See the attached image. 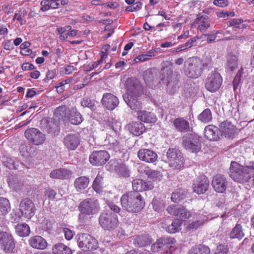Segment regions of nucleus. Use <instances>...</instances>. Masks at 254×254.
Returning a JSON list of instances; mask_svg holds the SVG:
<instances>
[{"label":"nucleus","instance_id":"obj_1","mask_svg":"<svg viewBox=\"0 0 254 254\" xmlns=\"http://www.w3.org/2000/svg\"><path fill=\"white\" fill-rule=\"evenodd\" d=\"M120 201L123 210L131 213L141 212L145 206L144 197L137 191L125 193L121 197Z\"/></svg>","mask_w":254,"mask_h":254},{"label":"nucleus","instance_id":"obj_2","mask_svg":"<svg viewBox=\"0 0 254 254\" xmlns=\"http://www.w3.org/2000/svg\"><path fill=\"white\" fill-rule=\"evenodd\" d=\"M254 170V165L243 166L235 161H232L229 175L232 179L240 184L248 183L252 178L250 170Z\"/></svg>","mask_w":254,"mask_h":254},{"label":"nucleus","instance_id":"obj_3","mask_svg":"<svg viewBox=\"0 0 254 254\" xmlns=\"http://www.w3.org/2000/svg\"><path fill=\"white\" fill-rule=\"evenodd\" d=\"M207 66V64L200 58L197 57H191L185 62L184 73L190 78L196 79L202 75Z\"/></svg>","mask_w":254,"mask_h":254},{"label":"nucleus","instance_id":"obj_4","mask_svg":"<svg viewBox=\"0 0 254 254\" xmlns=\"http://www.w3.org/2000/svg\"><path fill=\"white\" fill-rule=\"evenodd\" d=\"M99 223L103 229L108 231L115 230L119 224L118 216L115 213L107 210L101 213Z\"/></svg>","mask_w":254,"mask_h":254},{"label":"nucleus","instance_id":"obj_5","mask_svg":"<svg viewBox=\"0 0 254 254\" xmlns=\"http://www.w3.org/2000/svg\"><path fill=\"white\" fill-rule=\"evenodd\" d=\"M78 210L82 214L92 217L99 212L100 204L95 198H87L80 202Z\"/></svg>","mask_w":254,"mask_h":254},{"label":"nucleus","instance_id":"obj_6","mask_svg":"<svg viewBox=\"0 0 254 254\" xmlns=\"http://www.w3.org/2000/svg\"><path fill=\"white\" fill-rule=\"evenodd\" d=\"M182 145L187 151L192 153H197L201 148L199 137L192 133L183 136Z\"/></svg>","mask_w":254,"mask_h":254},{"label":"nucleus","instance_id":"obj_7","mask_svg":"<svg viewBox=\"0 0 254 254\" xmlns=\"http://www.w3.org/2000/svg\"><path fill=\"white\" fill-rule=\"evenodd\" d=\"M77 243L78 247L83 251L96 250L98 247V242L90 235L85 233L78 235Z\"/></svg>","mask_w":254,"mask_h":254},{"label":"nucleus","instance_id":"obj_8","mask_svg":"<svg viewBox=\"0 0 254 254\" xmlns=\"http://www.w3.org/2000/svg\"><path fill=\"white\" fill-rule=\"evenodd\" d=\"M26 138L35 145L43 144L46 140V135L37 128L31 127L27 129L24 132Z\"/></svg>","mask_w":254,"mask_h":254},{"label":"nucleus","instance_id":"obj_9","mask_svg":"<svg viewBox=\"0 0 254 254\" xmlns=\"http://www.w3.org/2000/svg\"><path fill=\"white\" fill-rule=\"evenodd\" d=\"M223 79L220 74L217 71H213L208 74L205 83V87L210 92H215L220 87Z\"/></svg>","mask_w":254,"mask_h":254},{"label":"nucleus","instance_id":"obj_10","mask_svg":"<svg viewBox=\"0 0 254 254\" xmlns=\"http://www.w3.org/2000/svg\"><path fill=\"white\" fill-rule=\"evenodd\" d=\"M167 156L170 167L180 169L184 165V159L181 152L175 148H169L167 152Z\"/></svg>","mask_w":254,"mask_h":254},{"label":"nucleus","instance_id":"obj_11","mask_svg":"<svg viewBox=\"0 0 254 254\" xmlns=\"http://www.w3.org/2000/svg\"><path fill=\"white\" fill-rule=\"evenodd\" d=\"M110 156L106 150L94 151L89 156V162L93 165L101 166L105 164Z\"/></svg>","mask_w":254,"mask_h":254},{"label":"nucleus","instance_id":"obj_12","mask_svg":"<svg viewBox=\"0 0 254 254\" xmlns=\"http://www.w3.org/2000/svg\"><path fill=\"white\" fill-rule=\"evenodd\" d=\"M0 247L5 253L11 252L14 249L15 243L11 234L0 232Z\"/></svg>","mask_w":254,"mask_h":254},{"label":"nucleus","instance_id":"obj_13","mask_svg":"<svg viewBox=\"0 0 254 254\" xmlns=\"http://www.w3.org/2000/svg\"><path fill=\"white\" fill-rule=\"evenodd\" d=\"M20 210L23 215L27 218L33 217L36 210L33 201L29 198L23 199L20 203Z\"/></svg>","mask_w":254,"mask_h":254},{"label":"nucleus","instance_id":"obj_14","mask_svg":"<svg viewBox=\"0 0 254 254\" xmlns=\"http://www.w3.org/2000/svg\"><path fill=\"white\" fill-rule=\"evenodd\" d=\"M209 181L204 176H199L193 181L192 188L193 192L198 194L204 193L208 190Z\"/></svg>","mask_w":254,"mask_h":254},{"label":"nucleus","instance_id":"obj_15","mask_svg":"<svg viewBox=\"0 0 254 254\" xmlns=\"http://www.w3.org/2000/svg\"><path fill=\"white\" fill-rule=\"evenodd\" d=\"M176 242V240L173 238H161L159 239L153 245L154 249H168L169 251L164 252L163 254H172L173 252L175 251V248L171 245L175 244Z\"/></svg>","mask_w":254,"mask_h":254},{"label":"nucleus","instance_id":"obj_16","mask_svg":"<svg viewBox=\"0 0 254 254\" xmlns=\"http://www.w3.org/2000/svg\"><path fill=\"white\" fill-rule=\"evenodd\" d=\"M167 210L170 214L179 217L182 220L188 219L191 216V212L183 206L169 205Z\"/></svg>","mask_w":254,"mask_h":254},{"label":"nucleus","instance_id":"obj_17","mask_svg":"<svg viewBox=\"0 0 254 254\" xmlns=\"http://www.w3.org/2000/svg\"><path fill=\"white\" fill-rule=\"evenodd\" d=\"M228 182L226 178L222 175H215L212 180V186L216 192L223 193L226 190Z\"/></svg>","mask_w":254,"mask_h":254},{"label":"nucleus","instance_id":"obj_18","mask_svg":"<svg viewBox=\"0 0 254 254\" xmlns=\"http://www.w3.org/2000/svg\"><path fill=\"white\" fill-rule=\"evenodd\" d=\"M102 105L109 110L115 109L119 103L117 96L110 93H104L101 99Z\"/></svg>","mask_w":254,"mask_h":254},{"label":"nucleus","instance_id":"obj_19","mask_svg":"<svg viewBox=\"0 0 254 254\" xmlns=\"http://www.w3.org/2000/svg\"><path fill=\"white\" fill-rule=\"evenodd\" d=\"M139 159L147 163H153L157 159V155L153 151L148 149H141L137 153Z\"/></svg>","mask_w":254,"mask_h":254},{"label":"nucleus","instance_id":"obj_20","mask_svg":"<svg viewBox=\"0 0 254 254\" xmlns=\"http://www.w3.org/2000/svg\"><path fill=\"white\" fill-rule=\"evenodd\" d=\"M80 142L79 136L76 134H68L64 139V143L68 150H73L78 146Z\"/></svg>","mask_w":254,"mask_h":254},{"label":"nucleus","instance_id":"obj_21","mask_svg":"<svg viewBox=\"0 0 254 254\" xmlns=\"http://www.w3.org/2000/svg\"><path fill=\"white\" fill-rule=\"evenodd\" d=\"M241 220H239L229 234L230 239H237L240 241L245 237V230L243 228Z\"/></svg>","mask_w":254,"mask_h":254},{"label":"nucleus","instance_id":"obj_22","mask_svg":"<svg viewBox=\"0 0 254 254\" xmlns=\"http://www.w3.org/2000/svg\"><path fill=\"white\" fill-rule=\"evenodd\" d=\"M29 245L33 248L44 250L48 247V243L45 239L40 236H35L29 240Z\"/></svg>","mask_w":254,"mask_h":254},{"label":"nucleus","instance_id":"obj_23","mask_svg":"<svg viewBox=\"0 0 254 254\" xmlns=\"http://www.w3.org/2000/svg\"><path fill=\"white\" fill-rule=\"evenodd\" d=\"M173 126L179 132H188L190 130L189 122L183 117L176 118L173 121Z\"/></svg>","mask_w":254,"mask_h":254},{"label":"nucleus","instance_id":"obj_24","mask_svg":"<svg viewBox=\"0 0 254 254\" xmlns=\"http://www.w3.org/2000/svg\"><path fill=\"white\" fill-rule=\"evenodd\" d=\"M72 175L70 170L65 168H58L53 170L50 174L52 179L66 180L69 179Z\"/></svg>","mask_w":254,"mask_h":254},{"label":"nucleus","instance_id":"obj_25","mask_svg":"<svg viewBox=\"0 0 254 254\" xmlns=\"http://www.w3.org/2000/svg\"><path fill=\"white\" fill-rule=\"evenodd\" d=\"M220 130L224 135L227 138H233L234 137L236 129V127L228 122H222L220 126Z\"/></svg>","mask_w":254,"mask_h":254},{"label":"nucleus","instance_id":"obj_26","mask_svg":"<svg viewBox=\"0 0 254 254\" xmlns=\"http://www.w3.org/2000/svg\"><path fill=\"white\" fill-rule=\"evenodd\" d=\"M127 127L130 133L136 136L142 134L146 130V127L141 122H132L127 125Z\"/></svg>","mask_w":254,"mask_h":254},{"label":"nucleus","instance_id":"obj_27","mask_svg":"<svg viewBox=\"0 0 254 254\" xmlns=\"http://www.w3.org/2000/svg\"><path fill=\"white\" fill-rule=\"evenodd\" d=\"M70 115L69 108L65 105L59 106L55 110L54 116L59 121L69 120Z\"/></svg>","mask_w":254,"mask_h":254},{"label":"nucleus","instance_id":"obj_28","mask_svg":"<svg viewBox=\"0 0 254 254\" xmlns=\"http://www.w3.org/2000/svg\"><path fill=\"white\" fill-rule=\"evenodd\" d=\"M137 115L139 121L145 123H154L157 121L156 115L151 112L139 111Z\"/></svg>","mask_w":254,"mask_h":254},{"label":"nucleus","instance_id":"obj_29","mask_svg":"<svg viewBox=\"0 0 254 254\" xmlns=\"http://www.w3.org/2000/svg\"><path fill=\"white\" fill-rule=\"evenodd\" d=\"M152 243V239L147 234H141L137 235L133 241L134 245L138 247H144Z\"/></svg>","mask_w":254,"mask_h":254},{"label":"nucleus","instance_id":"obj_30","mask_svg":"<svg viewBox=\"0 0 254 254\" xmlns=\"http://www.w3.org/2000/svg\"><path fill=\"white\" fill-rule=\"evenodd\" d=\"M193 25L197 26L198 30L202 33L205 32L210 26L208 17H197Z\"/></svg>","mask_w":254,"mask_h":254},{"label":"nucleus","instance_id":"obj_31","mask_svg":"<svg viewBox=\"0 0 254 254\" xmlns=\"http://www.w3.org/2000/svg\"><path fill=\"white\" fill-rule=\"evenodd\" d=\"M89 184V179L86 176L77 178L74 182V186L77 192H81L86 189Z\"/></svg>","mask_w":254,"mask_h":254},{"label":"nucleus","instance_id":"obj_32","mask_svg":"<svg viewBox=\"0 0 254 254\" xmlns=\"http://www.w3.org/2000/svg\"><path fill=\"white\" fill-rule=\"evenodd\" d=\"M52 250L53 254H72L71 249L62 243L55 244Z\"/></svg>","mask_w":254,"mask_h":254},{"label":"nucleus","instance_id":"obj_33","mask_svg":"<svg viewBox=\"0 0 254 254\" xmlns=\"http://www.w3.org/2000/svg\"><path fill=\"white\" fill-rule=\"evenodd\" d=\"M143 171L147 177L153 182L160 181L162 179L163 176L160 171L153 170L148 166H145Z\"/></svg>","mask_w":254,"mask_h":254},{"label":"nucleus","instance_id":"obj_34","mask_svg":"<svg viewBox=\"0 0 254 254\" xmlns=\"http://www.w3.org/2000/svg\"><path fill=\"white\" fill-rule=\"evenodd\" d=\"M125 87L127 91L130 93H136L139 88L138 80L133 77L128 78L125 83Z\"/></svg>","mask_w":254,"mask_h":254},{"label":"nucleus","instance_id":"obj_35","mask_svg":"<svg viewBox=\"0 0 254 254\" xmlns=\"http://www.w3.org/2000/svg\"><path fill=\"white\" fill-rule=\"evenodd\" d=\"M210 249L204 245L199 244L193 246L189 250L188 254H209Z\"/></svg>","mask_w":254,"mask_h":254},{"label":"nucleus","instance_id":"obj_36","mask_svg":"<svg viewBox=\"0 0 254 254\" xmlns=\"http://www.w3.org/2000/svg\"><path fill=\"white\" fill-rule=\"evenodd\" d=\"M15 229L16 234L21 237L28 236L30 232L29 226L25 223L17 224L15 226Z\"/></svg>","mask_w":254,"mask_h":254},{"label":"nucleus","instance_id":"obj_37","mask_svg":"<svg viewBox=\"0 0 254 254\" xmlns=\"http://www.w3.org/2000/svg\"><path fill=\"white\" fill-rule=\"evenodd\" d=\"M186 196V191L182 189H176L172 194L171 200L175 203H178L185 199Z\"/></svg>","mask_w":254,"mask_h":254},{"label":"nucleus","instance_id":"obj_38","mask_svg":"<svg viewBox=\"0 0 254 254\" xmlns=\"http://www.w3.org/2000/svg\"><path fill=\"white\" fill-rule=\"evenodd\" d=\"M181 221L176 219L173 221L171 225L165 227L167 232L171 234H174L181 230Z\"/></svg>","mask_w":254,"mask_h":254},{"label":"nucleus","instance_id":"obj_39","mask_svg":"<svg viewBox=\"0 0 254 254\" xmlns=\"http://www.w3.org/2000/svg\"><path fill=\"white\" fill-rule=\"evenodd\" d=\"M204 135L205 137L210 140H216L218 138L217 134L215 130V127L208 126L205 127Z\"/></svg>","mask_w":254,"mask_h":254},{"label":"nucleus","instance_id":"obj_40","mask_svg":"<svg viewBox=\"0 0 254 254\" xmlns=\"http://www.w3.org/2000/svg\"><path fill=\"white\" fill-rule=\"evenodd\" d=\"M103 177L102 175L98 174L97 176L94 179L92 184L93 189L98 193L102 192L103 189Z\"/></svg>","mask_w":254,"mask_h":254},{"label":"nucleus","instance_id":"obj_41","mask_svg":"<svg viewBox=\"0 0 254 254\" xmlns=\"http://www.w3.org/2000/svg\"><path fill=\"white\" fill-rule=\"evenodd\" d=\"M10 210L9 200L3 197H0V215H5Z\"/></svg>","mask_w":254,"mask_h":254},{"label":"nucleus","instance_id":"obj_42","mask_svg":"<svg viewBox=\"0 0 254 254\" xmlns=\"http://www.w3.org/2000/svg\"><path fill=\"white\" fill-rule=\"evenodd\" d=\"M198 119L203 123H208L212 121L211 112L209 109H205L198 116Z\"/></svg>","mask_w":254,"mask_h":254},{"label":"nucleus","instance_id":"obj_43","mask_svg":"<svg viewBox=\"0 0 254 254\" xmlns=\"http://www.w3.org/2000/svg\"><path fill=\"white\" fill-rule=\"evenodd\" d=\"M115 171L120 177L126 178L129 176V171L124 164H120L116 166Z\"/></svg>","mask_w":254,"mask_h":254},{"label":"nucleus","instance_id":"obj_44","mask_svg":"<svg viewBox=\"0 0 254 254\" xmlns=\"http://www.w3.org/2000/svg\"><path fill=\"white\" fill-rule=\"evenodd\" d=\"M153 209L157 212H161L165 208V204L160 198H153L151 202Z\"/></svg>","mask_w":254,"mask_h":254},{"label":"nucleus","instance_id":"obj_45","mask_svg":"<svg viewBox=\"0 0 254 254\" xmlns=\"http://www.w3.org/2000/svg\"><path fill=\"white\" fill-rule=\"evenodd\" d=\"M70 123L73 125H79L83 120V118L79 112L73 111L69 116Z\"/></svg>","mask_w":254,"mask_h":254},{"label":"nucleus","instance_id":"obj_46","mask_svg":"<svg viewBox=\"0 0 254 254\" xmlns=\"http://www.w3.org/2000/svg\"><path fill=\"white\" fill-rule=\"evenodd\" d=\"M143 180L136 179L132 182L133 191L141 192L143 191Z\"/></svg>","mask_w":254,"mask_h":254},{"label":"nucleus","instance_id":"obj_47","mask_svg":"<svg viewBox=\"0 0 254 254\" xmlns=\"http://www.w3.org/2000/svg\"><path fill=\"white\" fill-rule=\"evenodd\" d=\"M230 24L237 28L243 29L247 27V25L243 19L241 18H235L230 21Z\"/></svg>","mask_w":254,"mask_h":254},{"label":"nucleus","instance_id":"obj_48","mask_svg":"<svg viewBox=\"0 0 254 254\" xmlns=\"http://www.w3.org/2000/svg\"><path fill=\"white\" fill-rule=\"evenodd\" d=\"M238 67V63L235 57L231 56L228 59L227 68L230 71H233Z\"/></svg>","mask_w":254,"mask_h":254},{"label":"nucleus","instance_id":"obj_49","mask_svg":"<svg viewBox=\"0 0 254 254\" xmlns=\"http://www.w3.org/2000/svg\"><path fill=\"white\" fill-rule=\"evenodd\" d=\"M173 75V70L170 68L164 69L162 70L161 80L169 82Z\"/></svg>","mask_w":254,"mask_h":254},{"label":"nucleus","instance_id":"obj_50","mask_svg":"<svg viewBox=\"0 0 254 254\" xmlns=\"http://www.w3.org/2000/svg\"><path fill=\"white\" fill-rule=\"evenodd\" d=\"M203 220H195L190 223L187 226L188 230H196L203 225Z\"/></svg>","mask_w":254,"mask_h":254},{"label":"nucleus","instance_id":"obj_51","mask_svg":"<svg viewBox=\"0 0 254 254\" xmlns=\"http://www.w3.org/2000/svg\"><path fill=\"white\" fill-rule=\"evenodd\" d=\"M228 248L227 245L219 244L216 247L214 254H227Z\"/></svg>","mask_w":254,"mask_h":254},{"label":"nucleus","instance_id":"obj_52","mask_svg":"<svg viewBox=\"0 0 254 254\" xmlns=\"http://www.w3.org/2000/svg\"><path fill=\"white\" fill-rule=\"evenodd\" d=\"M142 6V3L140 1H137L130 6L126 7V11H136L141 9Z\"/></svg>","mask_w":254,"mask_h":254},{"label":"nucleus","instance_id":"obj_53","mask_svg":"<svg viewBox=\"0 0 254 254\" xmlns=\"http://www.w3.org/2000/svg\"><path fill=\"white\" fill-rule=\"evenodd\" d=\"M44 194L49 199L53 200L55 198L57 192L56 191L49 187L45 189Z\"/></svg>","mask_w":254,"mask_h":254},{"label":"nucleus","instance_id":"obj_54","mask_svg":"<svg viewBox=\"0 0 254 254\" xmlns=\"http://www.w3.org/2000/svg\"><path fill=\"white\" fill-rule=\"evenodd\" d=\"M30 45V43L28 42H24L21 44L20 48L22 50V51H21V53L22 55H29L31 53V51L28 49V48Z\"/></svg>","mask_w":254,"mask_h":254},{"label":"nucleus","instance_id":"obj_55","mask_svg":"<svg viewBox=\"0 0 254 254\" xmlns=\"http://www.w3.org/2000/svg\"><path fill=\"white\" fill-rule=\"evenodd\" d=\"M81 106L83 107H88L92 108L94 106V104L88 97L84 98L81 102Z\"/></svg>","mask_w":254,"mask_h":254},{"label":"nucleus","instance_id":"obj_56","mask_svg":"<svg viewBox=\"0 0 254 254\" xmlns=\"http://www.w3.org/2000/svg\"><path fill=\"white\" fill-rule=\"evenodd\" d=\"M63 232L65 238L68 241L71 240L74 235V232L67 228H64Z\"/></svg>","mask_w":254,"mask_h":254},{"label":"nucleus","instance_id":"obj_57","mask_svg":"<svg viewBox=\"0 0 254 254\" xmlns=\"http://www.w3.org/2000/svg\"><path fill=\"white\" fill-rule=\"evenodd\" d=\"M218 34H222V31L221 30H218L216 31L215 34H207L206 41L207 43H211L214 42L216 38L217 35Z\"/></svg>","mask_w":254,"mask_h":254},{"label":"nucleus","instance_id":"obj_58","mask_svg":"<svg viewBox=\"0 0 254 254\" xmlns=\"http://www.w3.org/2000/svg\"><path fill=\"white\" fill-rule=\"evenodd\" d=\"M107 203L109 208L115 213H119L120 212L121 208L117 205L114 202L107 201Z\"/></svg>","mask_w":254,"mask_h":254},{"label":"nucleus","instance_id":"obj_59","mask_svg":"<svg viewBox=\"0 0 254 254\" xmlns=\"http://www.w3.org/2000/svg\"><path fill=\"white\" fill-rule=\"evenodd\" d=\"M127 104L132 110H136L141 108V104L137 101H135V102H134L133 100H130L128 101Z\"/></svg>","mask_w":254,"mask_h":254},{"label":"nucleus","instance_id":"obj_60","mask_svg":"<svg viewBox=\"0 0 254 254\" xmlns=\"http://www.w3.org/2000/svg\"><path fill=\"white\" fill-rule=\"evenodd\" d=\"M199 39L198 37L195 36L190 39H189L185 44L183 45L184 49H188L192 47L194 42H196Z\"/></svg>","mask_w":254,"mask_h":254},{"label":"nucleus","instance_id":"obj_61","mask_svg":"<svg viewBox=\"0 0 254 254\" xmlns=\"http://www.w3.org/2000/svg\"><path fill=\"white\" fill-rule=\"evenodd\" d=\"M143 191L151 190L154 188V184L151 181L143 180Z\"/></svg>","mask_w":254,"mask_h":254},{"label":"nucleus","instance_id":"obj_62","mask_svg":"<svg viewBox=\"0 0 254 254\" xmlns=\"http://www.w3.org/2000/svg\"><path fill=\"white\" fill-rule=\"evenodd\" d=\"M56 74V69L49 70L46 73L45 81L53 79Z\"/></svg>","mask_w":254,"mask_h":254},{"label":"nucleus","instance_id":"obj_63","mask_svg":"<svg viewBox=\"0 0 254 254\" xmlns=\"http://www.w3.org/2000/svg\"><path fill=\"white\" fill-rule=\"evenodd\" d=\"M214 5L219 7H225L228 5L227 0H214L213 2Z\"/></svg>","mask_w":254,"mask_h":254},{"label":"nucleus","instance_id":"obj_64","mask_svg":"<svg viewBox=\"0 0 254 254\" xmlns=\"http://www.w3.org/2000/svg\"><path fill=\"white\" fill-rule=\"evenodd\" d=\"M149 55H146L145 54L139 55L137 56L134 61L135 62H145L150 60V58H148Z\"/></svg>","mask_w":254,"mask_h":254}]
</instances>
